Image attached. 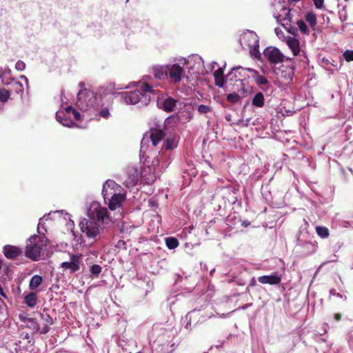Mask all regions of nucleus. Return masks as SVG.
<instances>
[{
  "instance_id": "obj_1",
  "label": "nucleus",
  "mask_w": 353,
  "mask_h": 353,
  "mask_svg": "<svg viewBox=\"0 0 353 353\" xmlns=\"http://www.w3.org/2000/svg\"><path fill=\"white\" fill-rule=\"evenodd\" d=\"M164 129L163 125L151 127L143 134L141 141L140 158L145 159L148 163L150 176L147 179L152 182L159 177L170 163L169 155L165 151L158 152L157 154L156 147L165 137Z\"/></svg>"
},
{
  "instance_id": "obj_2",
  "label": "nucleus",
  "mask_w": 353,
  "mask_h": 353,
  "mask_svg": "<svg viewBox=\"0 0 353 353\" xmlns=\"http://www.w3.org/2000/svg\"><path fill=\"white\" fill-rule=\"evenodd\" d=\"M113 223L106 208L97 201L90 204V239H100L101 235Z\"/></svg>"
},
{
  "instance_id": "obj_3",
  "label": "nucleus",
  "mask_w": 353,
  "mask_h": 353,
  "mask_svg": "<svg viewBox=\"0 0 353 353\" xmlns=\"http://www.w3.org/2000/svg\"><path fill=\"white\" fill-rule=\"evenodd\" d=\"M157 85L153 83L151 77H145L139 89L121 92V98L126 104L146 106L151 101L150 94H157L159 90L155 88Z\"/></svg>"
},
{
  "instance_id": "obj_4",
  "label": "nucleus",
  "mask_w": 353,
  "mask_h": 353,
  "mask_svg": "<svg viewBox=\"0 0 353 353\" xmlns=\"http://www.w3.org/2000/svg\"><path fill=\"white\" fill-rule=\"evenodd\" d=\"M108 90L103 87H99L90 90V108H92L97 114L91 119L99 120L101 117L108 119L110 113V97Z\"/></svg>"
},
{
  "instance_id": "obj_5",
  "label": "nucleus",
  "mask_w": 353,
  "mask_h": 353,
  "mask_svg": "<svg viewBox=\"0 0 353 353\" xmlns=\"http://www.w3.org/2000/svg\"><path fill=\"white\" fill-rule=\"evenodd\" d=\"M121 186L113 180L108 179L103 183L102 196L110 210L118 209L125 201V194L121 193Z\"/></svg>"
},
{
  "instance_id": "obj_6",
  "label": "nucleus",
  "mask_w": 353,
  "mask_h": 353,
  "mask_svg": "<svg viewBox=\"0 0 353 353\" xmlns=\"http://www.w3.org/2000/svg\"><path fill=\"white\" fill-rule=\"evenodd\" d=\"M49 244V241L45 236L33 235L26 245L25 256L31 260L36 261L40 257L41 251Z\"/></svg>"
},
{
  "instance_id": "obj_7",
  "label": "nucleus",
  "mask_w": 353,
  "mask_h": 353,
  "mask_svg": "<svg viewBox=\"0 0 353 353\" xmlns=\"http://www.w3.org/2000/svg\"><path fill=\"white\" fill-rule=\"evenodd\" d=\"M239 43L243 49H248L251 57L256 60H261V54L259 51V39L254 32L248 30L241 34Z\"/></svg>"
},
{
  "instance_id": "obj_8",
  "label": "nucleus",
  "mask_w": 353,
  "mask_h": 353,
  "mask_svg": "<svg viewBox=\"0 0 353 353\" xmlns=\"http://www.w3.org/2000/svg\"><path fill=\"white\" fill-rule=\"evenodd\" d=\"M245 78V69L240 65L234 67L231 72L226 75L228 83H229L230 85H232V81H234V85L236 86V91L238 92H243V94L247 92L243 83V81Z\"/></svg>"
},
{
  "instance_id": "obj_9",
  "label": "nucleus",
  "mask_w": 353,
  "mask_h": 353,
  "mask_svg": "<svg viewBox=\"0 0 353 353\" xmlns=\"http://www.w3.org/2000/svg\"><path fill=\"white\" fill-rule=\"evenodd\" d=\"M56 118L63 125L72 127L74 125L75 121L80 120L81 114L72 106H68L63 110L58 111L56 114Z\"/></svg>"
},
{
  "instance_id": "obj_10",
  "label": "nucleus",
  "mask_w": 353,
  "mask_h": 353,
  "mask_svg": "<svg viewBox=\"0 0 353 353\" xmlns=\"http://www.w3.org/2000/svg\"><path fill=\"white\" fill-rule=\"evenodd\" d=\"M280 1H275L273 3L276 10L274 12L273 16L282 26L289 25L291 22L290 9L283 6Z\"/></svg>"
},
{
  "instance_id": "obj_11",
  "label": "nucleus",
  "mask_w": 353,
  "mask_h": 353,
  "mask_svg": "<svg viewBox=\"0 0 353 353\" xmlns=\"http://www.w3.org/2000/svg\"><path fill=\"white\" fill-rule=\"evenodd\" d=\"M157 106L163 111L170 113L176 110L178 105H182V102L170 97L168 94H163L157 100Z\"/></svg>"
},
{
  "instance_id": "obj_12",
  "label": "nucleus",
  "mask_w": 353,
  "mask_h": 353,
  "mask_svg": "<svg viewBox=\"0 0 353 353\" xmlns=\"http://www.w3.org/2000/svg\"><path fill=\"white\" fill-rule=\"evenodd\" d=\"M264 57L271 63L276 65L284 61L285 56L276 47H267L263 52Z\"/></svg>"
},
{
  "instance_id": "obj_13",
  "label": "nucleus",
  "mask_w": 353,
  "mask_h": 353,
  "mask_svg": "<svg viewBox=\"0 0 353 353\" xmlns=\"http://www.w3.org/2000/svg\"><path fill=\"white\" fill-rule=\"evenodd\" d=\"M169 72H168V78L173 83H179L182 77L184 75V70L179 64L174 63L168 65Z\"/></svg>"
},
{
  "instance_id": "obj_14",
  "label": "nucleus",
  "mask_w": 353,
  "mask_h": 353,
  "mask_svg": "<svg viewBox=\"0 0 353 353\" xmlns=\"http://www.w3.org/2000/svg\"><path fill=\"white\" fill-rule=\"evenodd\" d=\"M297 248L300 249V253L303 256H307L316 252L317 245L315 242L310 241H303L301 239H297Z\"/></svg>"
},
{
  "instance_id": "obj_15",
  "label": "nucleus",
  "mask_w": 353,
  "mask_h": 353,
  "mask_svg": "<svg viewBox=\"0 0 353 353\" xmlns=\"http://www.w3.org/2000/svg\"><path fill=\"white\" fill-rule=\"evenodd\" d=\"M80 259L79 255L71 254L70 261L61 263V268L65 271L68 270L71 274L75 273L80 270Z\"/></svg>"
},
{
  "instance_id": "obj_16",
  "label": "nucleus",
  "mask_w": 353,
  "mask_h": 353,
  "mask_svg": "<svg viewBox=\"0 0 353 353\" xmlns=\"http://www.w3.org/2000/svg\"><path fill=\"white\" fill-rule=\"evenodd\" d=\"M182 104L183 106L180 105L181 110L179 112V117L184 122H189L194 117V108L191 103H182Z\"/></svg>"
},
{
  "instance_id": "obj_17",
  "label": "nucleus",
  "mask_w": 353,
  "mask_h": 353,
  "mask_svg": "<svg viewBox=\"0 0 353 353\" xmlns=\"http://www.w3.org/2000/svg\"><path fill=\"white\" fill-rule=\"evenodd\" d=\"M3 253L7 259H16L21 254L22 251L21 248L17 246L7 245L3 248Z\"/></svg>"
},
{
  "instance_id": "obj_18",
  "label": "nucleus",
  "mask_w": 353,
  "mask_h": 353,
  "mask_svg": "<svg viewBox=\"0 0 353 353\" xmlns=\"http://www.w3.org/2000/svg\"><path fill=\"white\" fill-rule=\"evenodd\" d=\"M168 72L169 68L168 65H155L152 68V72L156 79L165 80L168 79Z\"/></svg>"
},
{
  "instance_id": "obj_19",
  "label": "nucleus",
  "mask_w": 353,
  "mask_h": 353,
  "mask_svg": "<svg viewBox=\"0 0 353 353\" xmlns=\"http://www.w3.org/2000/svg\"><path fill=\"white\" fill-rule=\"evenodd\" d=\"M258 281L263 284L278 285L281 281V276L277 274L263 275L259 276Z\"/></svg>"
},
{
  "instance_id": "obj_20",
  "label": "nucleus",
  "mask_w": 353,
  "mask_h": 353,
  "mask_svg": "<svg viewBox=\"0 0 353 353\" xmlns=\"http://www.w3.org/2000/svg\"><path fill=\"white\" fill-rule=\"evenodd\" d=\"M225 67V64L223 67L218 68L213 74L214 77L215 85L219 88H223L225 83H228L226 76L225 77L223 75V70Z\"/></svg>"
},
{
  "instance_id": "obj_21",
  "label": "nucleus",
  "mask_w": 353,
  "mask_h": 353,
  "mask_svg": "<svg viewBox=\"0 0 353 353\" xmlns=\"http://www.w3.org/2000/svg\"><path fill=\"white\" fill-rule=\"evenodd\" d=\"M286 43L288 48L292 50L294 56H298L300 54V42L297 39L289 37L286 39Z\"/></svg>"
},
{
  "instance_id": "obj_22",
  "label": "nucleus",
  "mask_w": 353,
  "mask_h": 353,
  "mask_svg": "<svg viewBox=\"0 0 353 353\" xmlns=\"http://www.w3.org/2000/svg\"><path fill=\"white\" fill-rule=\"evenodd\" d=\"M254 81L256 85L265 92H267L269 88L272 87L268 79L263 75L259 74L257 76Z\"/></svg>"
},
{
  "instance_id": "obj_23",
  "label": "nucleus",
  "mask_w": 353,
  "mask_h": 353,
  "mask_svg": "<svg viewBox=\"0 0 353 353\" xmlns=\"http://www.w3.org/2000/svg\"><path fill=\"white\" fill-rule=\"evenodd\" d=\"M252 106L261 108L265 105V97L262 92H259L253 97L252 100Z\"/></svg>"
},
{
  "instance_id": "obj_24",
  "label": "nucleus",
  "mask_w": 353,
  "mask_h": 353,
  "mask_svg": "<svg viewBox=\"0 0 353 353\" xmlns=\"http://www.w3.org/2000/svg\"><path fill=\"white\" fill-rule=\"evenodd\" d=\"M21 320L26 323V326L31 329L34 332H37L40 330L39 323L33 318L21 317Z\"/></svg>"
},
{
  "instance_id": "obj_25",
  "label": "nucleus",
  "mask_w": 353,
  "mask_h": 353,
  "mask_svg": "<svg viewBox=\"0 0 353 353\" xmlns=\"http://www.w3.org/2000/svg\"><path fill=\"white\" fill-rule=\"evenodd\" d=\"M10 92H13L17 94H22L24 90L23 85L14 79H12L10 83Z\"/></svg>"
},
{
  "instance_id": "obj_26",
  "label": "nucleus",
  "mask_w": 353,
  "mask_h": 353,
  "mask_svg": "<svg viewBox=\"0 0 353 353\" xmlns=\"http://www.w3.org/2000/svg\"><path fill=\"white\" fill-rule=\"evenodd\" d=\"M24 302L28 306L30 307H34L37 302V297L36 293L30 292L24 298Z\"/></svg>"
},
{
  "instance_id": "obj_27",
  "label": "nucleus",
  "mask_w": 353,
  "mask_h": 353,
  "mask_svg": "<svg viewBox=\"0 0 353 353\" xmlns=\"http://www.w3.org/2000/svg\"><path fill=\"white\" fill-rule=\"evenodd\" d=\"M195 310L190 311L187 313V314L182 318L181 321L183 327L188 331L190 332L192 330L191 327V314L194 312Z\"/></svg>"
},
{
  "instance_id": "obj_28",
  "label": "nucleus",
  "mask_w": 353,
  "mask_h": 353,
  "mask_svg": "<svg viewBox=\"0 0 353 353\" xmlns=\"http://www.w3.org/2000/svg\"><path fill=\"white\" fill-rule=\"evenodd\" d=\"M43 279L39 275H34L30 281L29 288L30 290L37 289L42 283Z\"/></svg>"
},
{
  "instance_id": "obj_29",
  "label": "nucleus",
  "mask_w": 353,
  "mask_h": 353,
  "mask_svg": "<svg viewBox=\"0 0 353 353\" xmlns=\"http://www.w3.org/2000/svg\"><path fill=\"white\" fill-rule=\"evenodd\" d=\"M165 241L167 248L170 250L175 249L179 246V244L178 239L175 237H167L165 238Z\"/></svg>"
},
{
  "instance_id": "obj_30",
  "label": "nucleus",
  "mask_w": 353,
  "mask_h": 353,
  "mask_svg": "<svg viewBox=\"0 0 353 353\" xmlns=\"http://www.w3.org/2000/svg\"><path fill=\"white\" fill-rule=\"evenodd\" d=\"M242 94H243V95H242V96H241V95H240L239 94H238V93H235V92H234V93H230V94H228V95H227V97H226V99H227L229 102H230V103H239V102L241 101V99L243 97H245V93H244V94H243V93L242 92Z\"/></svg>"
},
{
  "instance_id": "obj_31",
  "label": "nucleus",
  "mask_w": 353,
  "mask_h": 353,
  "mask_svg": "<svg viewBox=\"0 0 353 353\" xmlns=\"http://www.w3.org/2000/svg\"><path fill=\"white\" fill-rule=\"evenodd\" d=\"M316 232L317 234L323 239L327 238L330 234L329 230L325 226H317L316 228Z\"/></svg>"
},
{
  "instance_id": "obj_32",
  "label": "nucleus",
  "mask_w": 353,
  "mask_h": 353,
  "mask_svg": "<svg viewBox=\"0 0 353 353\" xmlns=\"http://www.w3.org/2000/svg\"><path fill=\"white\" fill-rule=\"evenodd\" d=\"M305 20L312 28H314L316 25V16L314 12H308L306 14Z\"/></svg>"
},
{
  "instance_id": "obj_33",
  "label": "nucleus",
  "mask_w": 353,
  "mask_h": 353,
  "mask_svg": "<svg viewBox=\"0 0 353 353\" xmlns=\"http://www.w3.org/2000/svg\"><path fill=\"white\" fill-rule=\"evenodd\" d=\"M10 96V91L6 89H0V101L6 102Z\"/></svg>"
},
{
  "instance_id": "obj_34",
  "label": "nucleus",
  "mask_w": 353,
  "mask_h": 353,
  "mask_svg": "<svg viewBox=\"0 0 353 353\" xmlns=\"http://www.w3.org/2000/svg\"><path fill=\"white\" fill-rule=\"evenodd\" d=\"M224 188H226L230 193H232L233 194H236L239 191V185L237 183H232L230 185H227Z\"/></svg>"
},
{
  "instance_id": "obj_35",
  "label": "nucleus",
  "mask_w": 353,
  "mask_h": 353,
  "mask_svg": "<svg viewBox=\"0 0 353 353\" xmlns=\"http://www.w3.org/2000/svg\"><path fill=\"white\" fill-rule=\"evenodd\" d=\"M101 270H102V268L99 265H93L90 268V272L92 275H94L95 276H98L99 274L101 273Z\"/></svg>"
},
{
  "instance_id": "obj_36",
  "label": "nucleus",
  "mask_w": 353,
  "mask_h": 353,
  "mask_svg": "<svg viewBox=\"0 0 353 353\" xmlns=\"http://www.w3.org/2000/svg\"><path fill=\"white\" fill-rule=\"evenodd\" d=\"M286 60L289 61L290 62V65H289V68H290V72L288 74V79H290V81H292V77L294 75V71L295 70V65L294 64V62L292 61V58H290V57H288L286 58Z\"/></svg>"
},
{
  "instance_id": "obj_37",
  "label": "nucleus",
  "mask_w": 353,
  "mask_h": 353,
  "mask_svg": "<svg viewBox=\"0 0 353 353\" xmlns=\"http://www.w3.org/2000/svg\"><path fill=\"white\" fill-rule=\"evenodd\" d=\"M197 110L199 114H207L212 111V108L209 105L201 104L198 106Z\"/></svg>"
},
{
  "instance_id": "obj_38",
  "label": "nucleus",
  "mask_w": 353,
  "mask_h": 353,
  "mask_svg": "<svg viewBox=\"0 0 353 353\" xmlns=\"http://www.w3.org/2000/svg\"><path fill=\"white\" fill-rule=\"evenodd\" d=\"M297 26L301 32L304 34H309L307 26L303 21H299L297 22Z\"/></svg>"
},
{
  "instance_id": "obj_39",
  "label": "nucleus",
  "mask_w": 353,
  "mask_h": 353,
  "mask_svg": "<svg viewBox=\"0 0 353 353\" xmlns=\"http://www.w3.org/2000/svg\"><path fill=\"white\" fill-rule=\"evenodd\" d=\"M343 57L346 61H353V50H347L343 52Z\"/></svg>"
},
{
  "instance_id": "obj_40",
  "label": "nucleus",
  "mask_w": 353,
  "mask_h": 353,
  "mask_svg": "<svg viewBox=\"0 0 353 353\" xmlns=\"http://www.w3.org/2000/svg\"><path fill=\"white\" fill-rule=\"evenodd\" d=\"M41 317L46 323L45 324L51 325L54 323L52 318L48 314H41Z\"/></svg>"
},
{
  "instance_id": "obj_41",
  "label": "nucleus",
  "mask_w": 353,
  "mask_h": 353,
  "mask_svg": "<svg viewBox=\"0 0 353 353\" xmlns=\"http://www.w3.org/2000/svg\"><path fill=\"white\" fill-rule=\"evenodd\" d=\"M245 72L248 71L251 73V77L254 81H255V79H256V77L260 74L257 70H256L253 68H245Z\"/></svg>"
},
{
  "instance_id": "obj_42",
  "label": "nucleus",
  "mask_w": 353,
  "mask_h": 353,
  "mask_svg": "<svg viewBox=\"0 0 353 353\" xmlns=\"http://www.w3.org/2000/svg\"><path fill=\"white\" fill-rule=\"evenodd\" d=\"M26 68V63L22 61H18L15 64V69L19 71H23Z\"/></svg>"
},
{
  "instance_id": "obj_43",
  "label": "nucleus",
  "mask_w": 353,
  "mask_h": 353,
  "mask_svg": "<svg viewBox=\"0 0 353 353\" xmlns=\"http://www.w3.org/2000/svg\"><path fill=\"white\" fill-rule=\"evenodd\" d=\"M316 9H322L324 8V0H312Z\"/></svg>"
},
{
  "instance_id": "obj_44",
  "label": "nucleus",
  "mask_w": 353,
  "mask_h": 353,
  "mask_svg": "<svg viewBox=\"0 0 353 353\" xmlns=\"http://www.w3.org/2000/svg\"><path fill=\"white\" fill-rule=\"evenodd\" d=\"M84 97V92L83 91H80L78 94H77V103L79 105H82L83 103V98Z\"/></svg>"
},
{
  "instance_id": "obj_45",
  "label": "nucleus",
  "mask_w": 353,
  "mask_h": 353,
  "mask_svg": "<svg viewBox=\"0 0 353 353\" xmlns=\"http://www.w3.org/2000/svg\"><path fill=\"white\" fill-rule=\"evenodd\" d=\"M342 225L344 228H353V219L350 221H344L342 222Z\"/></svg>"
},
{
  "instance_id": "obj_46",
  "label": "nucleus",
  "mask_w": 353,
  "mask_h": 353,
  "mask_svg": "<svg viewBox=\"0 0 353 353\" xmlns=\"http://www.w3.org/2000/svg\"><path fill=\"white\" fill-rule=\"evenodd\" d=\"M49 326H50L49 325L45 324L44 326L39 331V333L41 334H45L48 333L49 332V330H50V327Z\"/></svg>"
},
{
  "instance_id": "obj_47",
  "label": "nucleus",
  "mask_w": 353,
  "mask_h": 353,
  "mask_svg": "<svg viewBox=\"0 0 353 353\" xmlns=\"http://www.w3.org/2000/svg\"><path fill=\"white\" fill-rule=\"evenodd\" d=\"M330 294L333 295V296H335L336 297H339V298H343V295L340 293H338L336 292V290L334 288H332L330 290Z\"/></svg>"
},
{
  "instance_id": "obj_48",
  "label": "nucleus",
  "mask_w": 353,
  "mask_h": 353,
  "mask_svg": "<svg viewBox=\"0 0 353 353\" xmlns=\"http://www.w3.org/2000/svg\"><path fill=\"white\" fill-rule=\"evenodd\" d=\"M328 328H329L328 323H324L322 325L323 333H321L320 334L322 335V334H326L327 332Z\"/></svg>"
},
{
  "instance_id": "obj_49",
  "label": "nucleus",
  "mask_w": 353,
  "mask_h": 353,
  "mask_svg": "<svg viewBox=\"0 0 353 353\" xmlns=\"http://www.w3.org/2000/svg\"><path fill=\"white\" fill-rule=\"evenodd\" d=\"M274 32H275V34H276L279 37H281V36H283V31H282V30H281V28H276L274 29Z\"/></svg>"
},
{
  "instance_id": "obj_50",
  "label": "nucleus",
  "mask_w": 353,
  "mask_h": 353,
  "mask_svg": "<svg viewBox=\"0 0 353 353\" xmlns=\"http://www.w3.org/2000/svg\"><path fill=\"white\" fill-rule=\"evenodd\" d=\"M125 242L124 241H123V240H119L117 242V244L116 245V247L118 248H121L122 247L125 248Z\"/></svg>"
},
{
  "instance_id": "obj_51",
  "label": "nucleus",
  "mask_w": 353,
  "mask_h": 353,
  "mask_svg": "<svg viewBox=\"0 0 353 353\" xmlns=\"http://www.w3.org/2000/svg\"><path fill=\"white\" fill-rule=\"evenodd\" d=\"M256 285V281L254 277L252 278L249 284L248 288L254 287Z\"/></svg>"
},
{
  "instance_id": "obj_52",
  "label": "nucleus",
  "mask_w": 353,
  "mask_h": 353,
  "mask_svg": "<svg viewBox=\"0 0 353 353\" xmlns=\"http://www.w3.org/2000/svg\"><path fill=\"white\" fill-rule=\"evenodd\" d=\"M166 150L172 149V143L169 141H167L165 144L163 146Z\"/></svg>"
},
{
  "instance_id": "obj_53",
  "label": "nucleus",
  "mask_w": 353,
  "mask_h": 353,
  "mask_svg": "<svg viewBox=\"0 0 353 353\" xmlns=\"http://www.w3.org/2000/svg\"><path fill=\"white\" fill-rule=\"evenodd\" d=\"M333 316H334V319L337 321H339L341 319V315L339 313L334 314Z\"/></svg>"
},
{
  "instance_id": "obj_54",
  "label": "nucleus",
  "mask_w": 353,
  "mask_h": 353,
  "mask_svg": "<svg viewBox=\"0 0 353 353\" xmlns=\"http://www.w3.org/2000/svg\"><path fill=\"white\" fill-rule=\"evenodd\" d=\"M300 0H288V3L290 4V5H295L298 1H299Z\"/></svg>"
},
{
  "instance_id": "obj_55",
  "label": "nucleus",
  "mask_w": 353,
  "mask_h": 353,
  "mask_svg": "<svg viewBox=\"0 0 353 353\" xmlns=\"http://www.w3.org/2000/svg\"><path fill=\"white\" fill-rule=\"evenodd\" d=\"M201 269L204 270H208V265L205 263H201Z\"/></svg>"
},
{
  "instance_id": "obj_56",
  "label": "nucleus",
  "mask_w": 353,
  "mask_h": 353,
  "mask_svg": "<svg viewBox=\"0 0 353 353\" xmlns=\"http://www.w3.org/2000/svg\"><path fill=\"white\" fill-rule=\"evenodd\" d=\"M20 78L21 79H23L25 81L26 83L28 85V81L27 77L25 75H21Z\"/></svg>"
},
{
  "instance_id": "obj_57",
  "label": "nucleus",
  "mask_w": 353,
  "mask_h": 353,
  "mask_svg": "<svg viewBox=\"0 0 353 353\" xmlns=\"http://www.w3.org/2000/svg\"><path fill=\"white\" fill-rule=\"evenodd\" d=\"M302 56H303V59H301V61H304V62H307V57L305 55V52H303V54H302Z\"/></svg>"
},
{
  "instance_id": "obj_58",
  "label": "nucleus",
  "mask_w": 353,
  "mask_h": 353,
  "mask_svg": "<svg viewBox=\"0 0 353 353\" xmlns=\"http://www.w3.org/2000/svg\"><path fill=\"white\" fill-rule=\"evenodd\" d=\"M0 294L4 297H6V294L2 288V287L0 285Z\"/></svg>"
},
{
  "instance_id": "obj_59",
  "label": "nucleus",
  "mask_w": 353,
  "mask_h": 353,
  "mask_svg": "<svg viewBox=\"0 0 353 353\" xmlns=\"http://www.w3.org/2000/svg\"><path fill=\"white\" fill-rule=\"evenodd\" d=\"M215 272V268H213L210 271V275L212 276H213V274L214 272Z\"/></svg>"
},
{
  "instance_id": "obj_60",
  "label": "nucleus",
  "mask_w": 353,
  "mask_h": 353,
  "mask_svg": "<svg viewBox=\"0 0 353 353\" xmlns=\"http://www.w3.org/2000/svg\"><path fill=\"white\" fill-rule=\"evenodd\" d=\"M215 65H217V63L216 61H213L212 63V69H214Z\"/></svg>"
},
{
  "instance_id": "obj_61",
  "label": "nucleus",
  "mask_w": 353,
  "mask_h": 353,
  "mask_svg": "<svg viewBox=\"0 0 353 353\" xmlns=\"http://www.w3.org/2000/svg\"><path fill=\"white\" fill-rule=\"evenodd\" d=\"M224 342H225V341H223L221 343V344H218L217 345H216V347L217 348H219V347H222V345H223Z\"/></svg>"
},
{
  "instance_id": "obj_62",
  "label": "nucleus",
  "mask_w": 353,
  "mask_h": 353,
  "mask_svg": "<svg viewBox=\"0 0 353 353\" xmlns=\"http://www.w3.org/2000/svg\"><path fill=\"white\" fill-rule=\"evenodd\" d=\"M83 232H85L86 234V235L88 236V227L85 228V230H83Z\"/></svg>"
},
{
  "instance_id": "obj_63",
  "label": "nucleus",
  "mask_w": 353,
  "mask_h": 353,
  "mask_svg": "<svg viewBox=\"0 0 353 353\" xmlns=\"http://www.w3.org/2000/svg\"><path fill=\"white\" fill-rule=\"evenodd\" d=\"M320 341L325 342L326 341H325V339H320Z\"/></svg>"
},
{
  "instance_id": "obj_64",
  "label": "nucleus",
  "mask_w": 353,
  "mask_h": 353,
  "mask_svg": "<svg viewBox=\"0 0 353 353\" xmlns=\"http://www.w3.org/2000/svg\"><path fill=\"white\" fill-rule=\"evenodd\" d=\"M25 338H26V339H28V338H29V334H26Z\"/></svg>"
}]
</instances>
